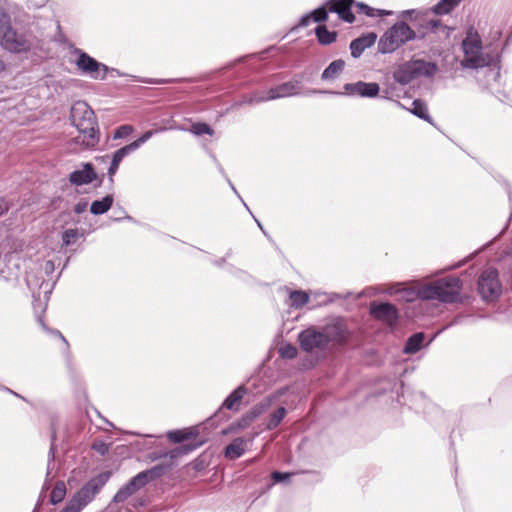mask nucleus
<instances>
[{"mask_svg":"<svg viewBox=\"0 0 512 512\" xmlns=\"http://www.w3.org/2000/svg\"><path fill=\"white\" fill-rule=\"evenodd\" d=\"M4 70V63L3 61L0 59V71Z\"/></svg>","mask_w":512,"mask_h":512,"instance_id":"nucleus-46","label":"nucleus"},{"mask_svg":"<svg viewBox=\"0 0 512 512\" xmlns=\"http://www.w3.org/2000/svg\"><path fill=\"white\" fill-rule=\"evenodd\" d=\"M345 94L351 96H360L374 98L378 95L380 87L377 83H367L358 81L356 83H347L344 85Z\"/></svg>","mask_w":512,"mask_h":512,"instance_id":"nucleus-13","label":"nucleus"},{"mask_svg":"<svg viewBox=\"0 0 512 512\" xmlns=\"http://www.w3.org/2000/svg\"><path fill=\"white\" fill-rule=\"evenodd\" d=\"M73 54L76 56L73 63L82 74L88 75L95 80H103L105 78L108 71V67L106 65L96 61L94 58L79 49H74Z\"/></svg>","mask_w":512,"mask_h":512,"instance_id":"nucleus-7","label":"nucleus"},{"mask_svg":"<svg viewBox=\"0 0 512 512\" xmlns=\"http://www.w3.org/2000/svg\"><path fill=\"white\" fill-rule=\"evenodd\" d=\"M436 71L434 64L423 60H411L398 65L393 73V78L401 85H407L419 76H430Z\"/></svg>","mask_w":512,"mask_h":512,"instance_id":"nucleus-6","label":"nucleus"},{"mask_svg":"<svg viewBox=\"0 0 512 512\" xmlns=\"http://www.w3.org/2000/svg\"><path fill=\"white\" fill-rule=\"evenodd\" d=\"M247 442L243 438H236L225 448V457L228 459H237L242 456L246 450Z\"/></svg>","mask_w":512,"mask_h":512,"instance_id":"nucleus-19","label":"nucleus"},{"mask_svg":"<svg viewBox=\"0 0 512 512\" xmlns=\"http://www.w3.org/2000/svg\"><path fill=\"white\" fill-rule=\"evenodd\" d=\"M190 131L195 135H202V134H213V130L210 128L209 125L205 123H194L192 124Z\"/></svg>","mask_w":512,"mask_h":512,"instance_id":"nucleus-36","label":"nucleus"},{"mask_svg":"<svg viewBox=\"0 0 512 512\" xmlns=\"http://www.w3.org/2000/svg\"><path fill=\"white\" fill-rule=\"evenodd\" d=\"M345 67V62L341 59L334 60L329 66L323 71L321 78L323 80H333L337 78Z\"/></svg>","mask_w":512,"mask_h":512,"instance_id":"nucleus-21","label":"nucleus"},{"mask_svg":"<svg viewBox=\"0 0 512 512\" xmlns=\"http://www.w3.org/2000/svg\"><path fill=\"white\" fill-rule=\"evenodd\" d=\"M462 50L464 58L461 60V65L466 68L485 67L494 60L493 56L483 52L480 36L473 30H469L463 39Z\"/></svg>","mask_w":512,"mask_h":512,"instance_id":"nucleus-4","label":"nucleus"},{"mask_svg":"<svg viewBox=\"0 0 512 512\" xmlns=\"http://www.w3.org/2000/svg\"><path fill=\"white\" fill-rule=\"evenodd\" d=\"M279 353L281 357L287 358V359H293L297 355V349L293 345H284L279 349Z\"/></svg>","mask_w":512,"mask_h":512,"instance_id":"nucleus-37","label":"nucleus"},{"mask_svg":"<svg viewBox=\"0 0 512 512\" xmlns=\"http://www.w3.org/2000/svg\"><path fill=\"white\" fill-rule=\"evenodd\" d=\"M321 332L326 336L328 344L330 342L341 343L347 338L346 327L341 322L327 325Z\"/></svg>","mask_w":512,"mask_h":512,"instance_id":"nucleus-16","label":"nucleus"},{"mask_svg":"<svg viewBox=\"0 0 512 512\" xmlns=\"http://www.w3.org/2000/svg\"><path fill=\"white\" fill-rule=\"evenodd\" d=\"M479 292L485 300H493L501 292V284L498 280V273L495 269L485 270L478 282Z\"/></svg>","mask_w":512,"mask_h":512,"instance_id":"nucleus-9","label":"nucleus"},{"mask_svg":"<svg viewBox=\"0 0 512 512\" xmlns=\"http://www.w3.org/2000/svg\"><path fill=\"white\" fill-rule=\"evenodd\" d=\"M358 7L361 12L369 17H382L393 14L390 10L374 9L363 3L358 4Z\"/></svg>","mask_w":512,"mask_h":512,"instance_id":"nucleus-30","label":"nucleus"},{"mask_svg":"<svg viewBox=\"0 0 512 512\" xmlns=\"http://www.w3.org/2000/svg\"><path fill=\"white\" fill-rule=\"evenodd\" d=\"M134 131L131 125H122L118 127L114 133V139L127 137Z\"/></svg>","mask_w":512,"mask_h":512,"instance_id":"nucleus-39","label":"nucleus"},{"mask_svg":"<svg viewBox=\"0 0 512 512\" xmlns=\"http://www.w3.org/2000/svg\"><path fill=\"white\" fill-rule=\"evenodd\" d=\"M370 313L376 319L390 326L396 322L398 317L396 308L390 303H373L370 307Z\"/></svg>","mask_w":512,"mask_h":512,"instance_id":"nucleus-14","label":"nucleus"},{"mask_svg":"<svg viewBox=\"0 0 512 512\" xmlns=\"http://www.w3.org/2000/svg\"><path fill=\"white\" fill-rule=\"evenodd\" d=\"M96 178V173L91 164L86 163L83 169L76 170L70 174V182L75 185L89 184Z\"/></svg>","mask_w":512,"mask_h":512,"instance_id":"nucleus-18","label":"nucleus"},{"mask_svg":"<svg viewBox=\"0 0 512 512\" xmlns=\"http://www.w3.org/2000/svg\"><path fill=\"white\" fill-rule=\"evenodd\" d=\"M71 119L79 133L73 138L74 143L81 149L95 147L99 136L93 110L85 102H77L71 108Z\"/></svg>","mask_w":512,"mask_h":512,"instance_id":"nucleus-1","label":"nucleus"},{"mask_svg":"<svg viewBox=\"0 0 512 512\" xmlns=\"http://www.w3.org/2000/svg\"><path fill=\"white\" fill-rule=\"evenodd\" d=\"M413 12H414V10H406V11H403L401 14H402V16H405V15H409Z\"/></svg>","mask_w":512,"mask_h":512,"instance_id":"nucleus-45","label":"nucleus"},{"mask_svg":"<svg viewBox=\"0 0 512 512\" xmlns=\"http://www.w3.org/2000/svg\"><path fill=\"white\" fill-rule=\"evenodd\" d=\"M325 337L326 336L321 331L308 328L299 334L300 346L304 351L310 353L323 351L328 346Z\"/></svg>","mask_w":512,"mask_h":512,"instance_id":"nucleus-10","label":"nucleus"},{"mask_svg":"<svg viewBox=\"0 0 512 512\" xmlns=\"http://www.w3.org/2000/svg\"><path fill=\"white\" fill-rule=\"evenodd\" d=\"M300 90L299 82H287L281 85H278L274 88L269 89L264 92H257L253 96H251L248 100V103L257 104L263 101L275 100L279 98L289 97L295 95Z\"/></svg>","mask_w":512,"mask_h":512,"instance_id":"nucleus-8","label":"nucleus"},{"mask_svg":"<svg viewBox=\"0 0 512 512\" xmlns=\"http://www.w3.org/2000/svg\"><path fill=\"white\" fill-rule=\"evenodd\" d=\"M316 36L321 44H330L336 40V33L328 31L326 26L316 28Z\"/></svg>","mask_w":512,"mask_h":512,"instance_id":"nucleus-28","label":"nucleus"},{"mask_svg":"<svg viewBox=\"0 0 512 512\" xmlns=\"http://www.w3.org/2000/svg\"><path fill=\"white\" fill-rule=\"evenodd\" d=\"M165 128H159L157 130H149V131H146L141 137H139L137 140H135L134 142L130 143L132 148H134V150L138 149L142 144H144L146 141H148L154 133H157V132H162L164 131Z\"/></svg>","mask_w":512,"mask_h":512,"instance_id":"nucleus-34","label":"nucleus"},{"mask_svg":"<svg viewBox=\"0 0 512 512\" xmlns=\"http://www.w3.org/2000/svg\"><path fill=\"white\" fill-rule=\"evenodd\" d=\"M6 4V0H0V45L14 53L28 51L32 45L31 40L12 28L10 18L5 12Z\"/></svg>","mask_w":512,"mask_h":512,"instance_id":"nucleus-2","label":"nucleus"},{"mask_svg":"<svg viewBox=\"0 0 512 512\" xmlns=\"http://www.w3.org/2000/svg\"><path fill=\"white\" fill-rule=\"evenodd\" d=\"M65 494H66L65 484L63 482H59L55 485V487L53 488V490L51 492L50 501L53 504H57L64 499Z\"/></svg>","mask_w":512,"mask_h":512,"instance_id":"nucleus-31","label":"nucleus"},{"mask_svg":"<svg viewBox=\"0 0 512 512\" xmlns=\"http://www.w3.org/2000/svg\"><path fill=\"white\" fill-rule=\"evenodd\" d=\"M61 512H80V510L74 506L71 502L67 505L65 509H63Z\"/></svg>","mask_w":512,"mask_h":512,"instance_id":"nucleus-43","label":"nucleus"},{"mask_svg":"<svg viewBox=\"0 0 512 512\" xmlns=\"http://www.w3.org/2000/svg\"><path fill=\"white\" fill-rule=\"evenodd\" d=\"M309 300L308 294L303 291H293L290 293V305L295 308L304 306Z\"/></svg>","mask_w":512,"mask_h":512,"instance_id":"nucleus-29","label":"nucleus"},{"mask_svg":"<svg viewBox=\"0 0 512 512\" xmlns=\"http://www.w3.org/2000/svg\"><path fill=\"white\" fill-rule=\"evenodd\" d=\"M133 151H135L134 148H132L131 144H129L120 148L114 153L110 167L108 169V174L110 177L116 173L123 158Z\"/></svg>","mask_w":512,"mask_h":512,"instance_id":"nucleus-20","label":"nucleus"},{"mask_svg":"<svg viewBox=\"0 0 512 512\" xmlns=\"http://www.w3.org/2000/svg\"><path fill=\"white\" fill-rule=\"evenodd\" d=\"M377 40V35L374 32L367 33L355 40L350 44L351 55L354 58L361 56L366 48L371 47Z\"/></svg>","mask_w":512,"mask_h":512,"instance_id":"nucleus-15","label":"nucleus"},{"mask_svg":"<svg viewBox=\"0 0 512 512\" xmlns=\"http://www.w3.org/2000/svg\"><path fill=\"white\" fill-rule=\"evenodd\" d=\"M425 339L424 333H416L413 336H411L407 344L404 348V352L408 354H413L417 352L420 348Z\"/></svg>","mask_w":512,"mask_h":512,"instance_id":"nucleus-24","label":"nucleus"},{"mask_svg":"<svg viewBox=\"0 0 512 512\" xmlns=\"http://www.w3.org/2000/svg\"><path fill=\"white\" fill-rule=\"evenodd\" d=\"M462 0H441L434 7V12L439 15L448 14L452 11Z\"/></svg>","mask_w":512,"mask_h":512,"instance_id":"nucleus-27","label":"nucleus"},{"mask_svg":"<svg viewBox=\"0 0 512 512\" xmlns=\"http://www.w3.org/2000/svg\"><path fill=\"white\" fill-rule=\"evenodd\" d=\"M78 237L76 229H68L63 233L62 240L65 246L72 244Z\"/></svg>","mask_w":512,"mask_h":512,"instance_id":"nucleus-38","label":"nucleus"},{"mask_svg":"<svg viewBox=\"0 0 512 512\" xmlns=\"http://www.w3.org/2000/svg\"><path fill=\"white\" fill-rule=\"evenodd\" d=\"M415 31L404 21H398L387 29L378 41V52L390 54L405 43L414 40Z\"/></svg>","mask_w":512,"mask_h":512,"instance_id":"nucleus-5","label":"nucleus"},{"mask_svg":"<svg viewBox=\"0 0 512 512\" xmlns=\"http://www.w3.org/2000/svg\"><path fill=\"white\" fill-rule=\"evenodd\" d=\"M87 206H88V203L86 201H79L75 207H74V211L77 213V214H81L83 213L86 209H87Z\"/></svg>","mask_w":512,"mask_h":512,"instance_id":"nucleus-42","label":"nucleus"},{"mask_svg":"<svg viewBox=\"0 0 512 512\" xmlns=\"http://www.w3.org/2000/svg\"><path fill=\"white\" fill-rule=\"evenodd\" d=\"M8 210V207L0 202V216L3 215Z\"/></svg>","mask_w":512,"mask_h":512,"instance_id":"nucleus-44","label":"nucleus"},{"mask_svg":"<svg viewBox=\"0 0 512 512\" xmlns=\"http://www.w3.org/2000/svg\"><path fill=\"white\" fill-rule=\"evenodd\" d=\"M113 203V197L111 195H107L102 200H96L92 202L90 211L94 215H100L107 212Z\"/></svg>","mask_w":512,"mask_h":512,"instance_id":"nucleus-23","label":"nucleus"},{"mask_svg":"<svg viewBox=\"0 0 512 512\" xmlns=\"http://www.w3.org/2000/svg\"><path fill=\"white\" fill-rule=\"evenodd\" d=\"M290 477V474L288 473H281V472H273L272 478L275 482H280L288 479Z\"/></svg>","mask_w":512,"mask_h":512,"instance_id":"nucleus-41","label":"nucleus"},{"mask_svg":"<svg viewBox=\"0 0 512 512\" xmlns=\"http://www.w3.org/2000/svg\"><path fill=\"white\" fill-rule=\"evenodd\" d=\"M412 108L410 109V112L416 116H418L421 119H424L428 122H431V118L428 114L426 104L420 100L416 99L412 103Z\"/></svg>","mask_w":512,"mask_h":512,"instance_id":"nucleus-26","label":"nucleus"},{"mask_svg":"<svg viewBox=\"0 0 512 512\" xmlns=\"http://www.w3.org/2000/svg\"><path fill=\"white\" fill-rule=\"evenodd\" d=\"M58 334H59V336L61 337V339H62L63 341H66V340H65V337H63L60 333H58Z\"/></svg>","mask_w":512,"mask_h":512,"instance_id":"nucleus-47","label":"nucleus"},{"mask_svg":"<svg viewBox=\"0 0 512 512\" xmlns=\"http://www.w3.org/2000/svg\"><path fill=\"white\" fill-rule=\"evenodd\" d=\"M103 484V481L100 479H92L76 493L70 502L81 511L92 501L95 495L102 488Z\"/></svg>","mask_w":512,"mask_h":512,"instance_id":"nucleus-12","label":"nucleus"},{"mask_svg":"<svg viewBox=\"0 0 512 512\" xmlns=\"http://www.w3.org/2000/svg\"><path fill=\"white\" fill-rule=\"evenodd\" d=\"M93 449L101 455H105L109 451V446L104 442H96L93 444Z\"/></svg>","mask_w":512,"mask_h":512,"instance_id":"nucleus-40","label":"nucleus"},{"mask_svg":"<svg viewBox=\"0 0 512 512\" xmlns=\"http://www.w3.org/2000/svg\"><path fill=\"white\" fill-rule=\"evenodd\" d=\"M261 413L258 409H253L237 423V427L240 429H244L250 425V423Z\"/></svg>","mask_w":512,"mask_h":512,"instance_id":"nucleus-35","label":"nucleus"},{"mask_svg":"<svg viewBox=\"0 0 512 512\" xmlns=\"http://www.w3.org/2000/svg\"><path fill=\"white\" fill-rule=\"evenodd\" d=\"M192 431L191 430H177V431H171L167 434L168 438L175 442L179 443L186 439H189L192 437Z\"/></svg>","mask_w":512,"mask_h":512,"instance_id":"nucleus-33","label":"nucleus"},{"mask_svg":"<svg viewBox=\"0 0 512 512\" xmlns=\"http://www.w3.org/2000/svg\"><path fill=\"white\" fill-rule=\"evenodd\" d=\"M153 477V471H144L133 477L124 487H122L114 496L115 502H124L141 487L146 485Z\"/></svg>","mask_w":512,"mask_h":512,"instance_id":"nucleus-11","label":"nucleus"},{"mask_svg":"<svg viewBox=\"0 0 512 512\" xmlns=\"http://www.w3.org/2000/svg\"><path fill=\"white\" fill-rule=\"evenodd\" d=\"M460 290V280L456 277H448L423 285L419 288L418 295L425 300L452 303L458 299Z\"/></svg>","mask_w":512,"mask_h":512,"instance_id":"nucleus-3","label":"nucleus"},{"mask_svg":"<svg viewBox=\"0 0 512 512\" xmlns=\"http://www.w3.org/2000/svg\"><path fill=\"white\" fill-rule=\"evenodd\" d=\"M352 0H331L329 3L330 11L338 13L339 17L346 22L352 23L354 15L350 11Z\"/></svg>","mask_w":512,"mask_h":512,"instance_id":"nucleus-17","label":"nucleus"},{"mask_svg":"<svg viewBox=\"0 0 512 512\" xmlns=\"http://www.w3.org/2000/svg\"><path fill=\"white\" fill-rule=\"evenodd\" d=\"M245 389L243 387L237 388L232 392L224 401L223 406L229 410L236 409L237 404L243 398Z\"/></svg>","mask_w":512,"mask_h":512,"instance_id":"nucleus-25","label":"nucleus"},{"mask_svg":"<svg viewBox=\"0 0 512 512\" xmlns=\"http://www.w3.org/2000/svg\"><path fill=\"white\" fill-rule=\"evenodd\" d=\"M327 11L324 7L314 10L312 13L304 15L299 22V26L306 27L313 20L314 22H321L326 20Z\"/></svg>","mask_w":512,"mask_h":512,"instance_id":"nucleus-22","label":"nucleus"},{"mask_svg":"<svg viewBox=\"0 0 512 512\" xmlns=\"http://www.w3.org/2000/svg\"><path fill=\"white\" fill-rule=\"evenodd\" d=\"M286 415V409L284 407L278 408L271 416L267 428L268 429H274L276 428L280 422L283 420V418Z\"/></svg>","mask_w":512,"mask_h":512,"instance_id":"nucleus-32","label":"nucleus"}]
</instances>
